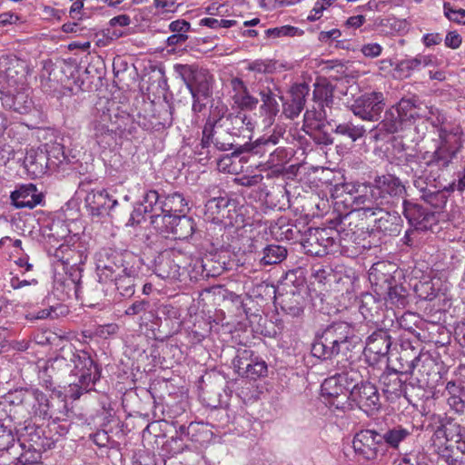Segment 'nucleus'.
I'll use <instances>...</instances> for the list:
<instances>
[{
	"instance_id": "f257e3e1",
	"label": "nucleus",
	"mask_w": 465,
	"mask_h": 465,
	"mask_svg": "<svg viewBox=\"0 0 465 465\" xmlns=\"http://www.w3.org/2000/svg\"><path fill=\"white\" fill-rule=\"evenodd\" d=\"M439 138L436 140V148L433 152H425L421 166L425 171L420 174L415 173L417 179L413 180L414 186L420 191V198L434 208H443L448 201L450 193L454 192L448 186L439 187L436 183L440 176V172L447 169L456 158L460 148V141L458 135L443 128L438 129Z\"/></svg>"
},
{
	"instance_id": "f03ea898",
	"label": "nucleus",
	"mask_w": 465,
	"mask_h": 465,
	"mask_svg": "<svg viewBox=\"0 0 465 465\" xmlns=\"http://www.w3.org/2000/svg\"><path fill=\"white\" fill-rule=\"evenodd\" d=\"M135 130L129 114L120 111L114 101L104 99L96 103L89 124V136L103 149L116 144L117 139Z\"/></svg>"
},
{
	"instance_id": "7ed1b4c3",
	"label": "nucleus",
	"mask_w": 465,
	"mask_h": 465,
	"mask_svg": "<svg viewBox=\"0 0 465 465\" xmlns=\"http://www.w3.org/2000/svg\"><path fill=\"white\" fill-rule=\"evenodd\" d=\"M227 107L223 103L212 104L210 114L202 131V139L195 147L194 153L198 155L197 161L206 164L214 157L215 151H229L234 147V139L231 133L223 124V115Z\"/></svg>"
},
{
	"instance_id": "20e7f679",
	"label": "nucleus",
	"mask_w": 465,
	"mask_h": 465,
	"mask_svg": "<svg viewBox=\"0 0 465 465\" xmlns=\"http://www.w3.org/2000/svg\"><path fill=\"white\" fill-rule=\"evenodd\" d=\"M0 403L3 404L2 409H10L11 413L15 411V417L20 421L26 416L52 419L54 421L60 420L53 410L50 400L36 388H20L9 391L0 397Z\"/></svg>"
},
{
	"instance_id": "39448f33",
	"label": "nucleus",
	"mask_w": 465,
	"mask_h": 465,
	"mask_svg": "<svg viewBox=\"0 0 465 465\" xmlns=\"http://www.w3.org/2000/svg\"><path fill=\"white\" fill-rule=\"evenodd\" d=\"M401 376H415L420 388L430 385L431 375H438L435 360L429 352H422L410 341H403L395 363L391 367Z\"/></svg>"
},
{
	"instance_id": "423d86ee",
	"label": "nucleus",
	"mask_w": 465,
	"mask_h": 465,
	"mask_svg": "<svg viewBox=\"0 0 465 465\" xmlns=\"http://www.w3.org/2000/svg\"><path fill=\"white\" fill-rule=\"evenodd\" d=\"M64 356L67 358L66 366L72 367L71 374L77 379L69 386L70 398L78 400L84 393L98 391L95 385L101 379V369L90 352L70 349Z\"/></svg>"
},
{
	"instance_id": "0eeeda50",
	"label": "nucleus",
	"mask_w": 465,
	"mask_h": 465,
	"mask_svg": "<svg viewBox=\"0 0 465 465\" xmlns=\"http://www.w3.org/2000/svg\"><path fill=\"white\" fill-rule=\"evenodd\" d=\"M134 256L128 251H117L112 248H102L95 253V265L100 282H109L130 272L134 265Z\"/></svg>"
},
{
	"instance_id": "6e6552de",
	"label": "nucleus",
	"mask_w": 465,
	"mask_h": 465,
	"mask_svg": "<svg viewBox=\"0 0 465 465\" xmlns=\"http://www.w3.org/2000/svg\"><path fill=\"white\" fill-rule=\"evenodd\" d=\"M331 112L328 108L312 104L303 114L302 129L320 145L333 143L331 136V125L333 119L330 118Z\"/></svg>"
},
{
	"instance_id": "1a4fd4ad",
	"label": "nucleus",
	"mask_w": 465,
	"mask_h": 465,
	"mask_svg": "<svg viewBox=\"0 0 465 465\" xmlns=\"http://www.w3.org/2000/svg\"><path fill=\"white\" fill-rule=\"evenodd\" d=\"M304 280L298 279L296 272L291 271L282 282V290L276 299L279 301L282 311L292 318H301L304 312V297L300 287H303Z\"/></svg>"
},
{
	"instance_id": "9d476101",
	"label": "nucleus",
	"mask_w": 465,
	"mask_h": 465,
	"mask_svg": "<svg viewBox=\"0 0 465 465\" xmlns=\"http://www.w3.org/2000/svg\"><path fill=\"white\" fill-rule=\"evenodd\" d=\"M173 70L183 80L190 94H199L201 96L213 94L215 79L208 69L196 64H176L173 65Z\"/></svg>"
},
{
	"instance_id": "9b49d317",
	"label": "nucleus",
	"mask_w": 465,
	"mask_h": 465,
	"mask_svg": "<svg viewBox=\"0 0 465 465\" xmlns=\"http://www.w3.org/2000/svg\"><path fill=\"white\" fill-rule=\"evenodd\" d=\"M338 232L332 226L326 228L309 227L304 231L302 247L312 256H324L335 245Z\"/></svg>"
},
{
	"instance_id": "f8f14e48",
	"label": "nucleus",
	"mask_w": 465,
	"mask_h": 465,
	"mask_svg": "<svg viewBox=\"0 0 465 465\" xmlns=\"http://www.w3.org/2000/svg\"><path fill=\"white\" fill-rule=\"evenodd\" d=\"M185 254L176 249L162 252L155 261V274L165 280H180L185 270Z\"/></svg>"
},
{
	"instance_id": "ddd939ff",
	"label": "nucleus",
	"mask_w": 465,
	"mask_h": 465,
	"mask_svg": "<svg viewBox=\"0 0 465 465\" xmlns=\"http://www.w3.org/2000/svg\"><path fill=\"white\" fill-rule=\"evenodd\" d=\"M232 365L238 375L251 381L266 377L268 373V366L265 361L253 357L252 351L247 349L237 351L232 360Z\"/></svg>"
},
{
	"instance_id": "4468645a",
	"label": "nucleus",
	"mask_w": 465,
	"mask_h": 465,
	"mask_svg": "<svg viewBox=\"0 0 465 465\" xmlns=\"http://www.w3.org/2000/svg\"><path fill=\"white\" fill-rule=\"evenodd\" d=\"M379 430H361L357 432L352 440V448L356 455L366 460H376L385 454Z\"/></svg>"
},
{
	"instance_id": "2eb2a0df",
	"label": "nucleus",
	"mask_w": 465,
	"mask_h": 465,
	"mask_svg": "<svg viewBox=\"0 0 465 465\" xmlns=\"http://www.w3.org/2000/svg\"><path fill=\"white\" fill-rule=\"evenodd\" d=\"M374 196L388 208L395 199L403 197L406 193L405 185L394 174H383L374 178L371 184Z\"/></svg>"
},
{
	"instance_id": "dca6fc26",
	"label": "nucleus",
	"mask_w": 465,
	"mask_h": 465,
	"mask_svg": "<svg viewBox=\"0 0 465 465\" xmlns=\"http://www.w3.org/2000/svg\"><path fill=\"white\" fill-rule=\"evenodd\" d=\"M384 95L381 92L366 93L357 97L350 108L353 114L364 121H376L384 109Z\"/></svg>"
},
{
	"instance_id": "f3484780",
	"label": "nucleus",
	"mask_w": 465,
	"mask_h": 465,
	"mask_svg": "<svg viewBox=\"0 0 465 465\" xmlns=\"http://www.w3.org/2000/svg\"><path fill=\"white\" fill-rule=\"evenodd\" d=\"M393 107L406 125H411L418 119L430 121L437 111L426 105L416 95L401 98Z\"/></svg>"
},
{
	"instance_id": "a211bd4d",
	"label": "nucleus",
	"mask_w": 465,
	"mask_h": 465,
	"mask_svg": "<svg viewBox=\"0 0 465 465\" xmlns=\"http://www.w3.org/2000/svg\"><path fill=\"white\" fill-rule=\"evenodd\" d=\"M353 209L344 215L343 223L348 224L347 221L353 218H361V220L371 217H376L383 209H387L385 204L376 199L374 190L370 186L369 193L358 195L353 200Z\"/></svg>"
},
{
	"instance_id": "6ab92c4d",
	"label": "nucleus",
	"mask_w": 465,
	"mask_h": 465,
	"mask_svg": "<svg viewBox=\"0 0 465 465\" xmlns=\"http://www.w3.org/2000/svg\"><path fill=\"white\" fill-rule=\"evenodd\" d=\"M344 216L331 221V223L335 231L338 232L339 244L344 246L343 243L352 242L357 245L365 240L367 235H370L369 227H365L363 223H358L361 218H353L347 221L348 224L343 223Z\"/></svg>"
},
{
	"instance_id": "aec40b11",
	"label": "nucleus",
	"mask_w": 465,
	"mask_h": 465,
	"mask_svg": "<svg viewBox=\"0 0 465 465\" xmlns=\"http://www.w3.org/2000/svg\"><path fill=\"white\" fill-rule=\"evenodd\" d=\"M48 252L57 262L70 269L84 264L87 259L86 250L78 241L73 244L61 243L57 247L51 245Z\"/></svg>"
},
{
	"instance_id": "412c9836",
	"label": "nucleus",
	"mask_w": 465,
	"mask_h": 465,
	"mask_svg": "<svg viewBox=\"0 0 465 465\" xmlns=\"http://www.w3.org/2000/svg\"><path fill=\"white\" fill-rule=\"evenodd\" d=\"M391 346V337L384 328L375 330L366 339L364 355L368 362L376 364L382 358H386Z\"/></svg>"
},
{
	"instance_id": "4be33fe9",
	"label": "nucleus",
	"mask_w": 465,
	"mask_h": 465,
	"mask_svg": "<svg viewBox=\"0 0 465 465\" xmlns=\"http://www.w3.org/2000/svg\"><path fill=\"white\" fill-rule=\"evenodd\" d=\"M90 183L91 181L84 179L80 183L79 188L80 190L87 193L84 198V203L90 214L94 217H99L114 207L117 203V201L111 200L105 190H89Z\"/></svg>"
},
{
	"instance_id": "5701e85b",
	"label": "nucleus",
	"mask_w": 465,
	"mask_h": 465,
	"mask_svg": "<svg viewBox=\"0 0 465 465\" xmlns=\"http://www.w3.org/2000/svg\"><path fill=\"white\" fill-rule=\"evenodd\" d=\"M402 207L405 218L415 230H431L432 226L437 223L435 213L417 203L404 200Z\"/></svg>"
},
{
	"instance_id": "b1692460",
	"label": "nucleus",
	"mask_w": 465,
	"mask_h": 465,
	"mask_svg": "<svg viewBox=\"0 0 465 465\" xmlns=\"http://www.w3.org/2000/svg\"><path fill=\"white\" fill-rule=\"evenodd\" d=\"M322 332L342 355H346L354 346L356 336L351 325L346 322H334L327 326Z\"/></svg>"
},
{
	"instance_id": "393cba45",
	"label": "nucleus",
	"mask_w": 465,
	"mask_h": 465,
	"mask_svg": "<svg viewBox=\"0 0 465 465\" xmlns=\"http://www.w3.org/2000/svg\"><path fill=\"white\" fill-rule=\"evenodd\" d=\"M350 395L359 408L369 415L379 411L381 406L378 389L369 381H361L359 387L351 389Z\"/></svg>"
},
{
	"instance_id": "a878e982",
	"label": "nucleus",
	"mask_w": 465,
	"mask_h": 465,
	"mask_svg": "<svg viewBox=\"0 0 465 465\" xmlns=\"http://www.w3.org/2000/svg\"><path fill=\"white\" fill-rule=\"evenodd\" d=\"M258 94L262 101L260 112L272 124L280 113L278 99L282 102V91L273 83H268L259 86Z\"/></svg>"
},
{
	"instance_id": "bb28decb",
	"label": "nucleus",
	"mask_w": 465,
	"mask_h": 465,
	"mask_svg": "<svg viewBox=\"0 0 465 465\" xmlns=\"http://www.w3.org/2000/svg\"><path fill=\"white\" fill-rule=\"evenodd\" d=\"M430 449L437 456L438 465H465V442L454 447L453 444L430 441Z\"/></svg>"
},
{
	"instance_id": "cd10ccee",
	"label": "nucleus",
	"mask_w": 465,
	"mask_h": 465,
	"mask_svg": "<svg viewBox=\"0 0 465 465\" xmlns=\"http://www.w3.org/2000/svg\"><path fill=\"white\" fill-rule=\"evenodd\" d=\"M403 376L400 372L394 371L391 367H387V370L381 375L380 382L382 385V391L386 396L387 400L391 402H394L401 396L406 393V381L408 376Z\"/></svg>"
},
{
	"instance_id": "c85d7f7f",
	"label": "nucleus",
	"mask_w": 465,
	"mask_h": 465,
	"mask_svg": "<svg viewBox=\"0 0 465 465\" xmlns=\"http://www.w3.org/2000/svg\"><path fill=\"white\" fill-rule=\"evenodd\" d=\"M0 94L3 106L14 112L25 114H28L34 107L31 89L27 86H22L15 93L7 91Z\"/></svg>"
},
{
	"instance_id": "c756f323",
	"label": "nucleus",
	"mask_w": 465,
	"mask_h": 465,
	"mask_svg": "<svg viewBox=\"0 0 465 465\" xmlns=\"http://www.w3.org/2000/svg\"><path fill=\"white\" fill-rule=\"evenodd\" d=\"M45 155L48 157L50 172L66 171L68 166L74 163L75 156L65 152V147L57 141L43 145Z\"/></svg>"
},
{
	"instance_id": "7c9ffc66",
	"label": "nucleus",
	"mask_w": 465,
	"mask_h": 465,
	"mask_svg": "<svg viewBox=\"0 0 465 465\" xmlns=\"http://www.w3.org/2000/svg\"><path fill=\"white\" fill-rule=\"evenodd\" d=\"M406 126L399 113L391 106L385 112L383 119L371 130L372 137L376 142L384 141L390 134L401 132Z\"/></svg>"
},
{
	"instance_id": "2f4dec72",
	"label": "nucleus",
	"mask_w": 465,
	"mask_h": 465,
	"mask_svg": "<svg viewBox=\"0 0 465 465\" xmlns=\"http://www.w3.org/2000/svg\"><path fill=\"white\" fill-rule=\"evenodd\" d=\"M465 434L464 429L457 422H454L450 418L445 417L440 420V424L434 430L430 441L442 442L443 444L459 445L463 440Z\"/></svg>"
},
{
	"instance_id": "473e14b6",
	"label": "nucleus",
	"mask_w": 465,
	"mask_h": 465,
	"mask_svg": "<svg viewBox=\"0 0 465 465\" xmlns=\"http://www.w3.org/2000/svg\"><path fill=\"white\" fill-rule=\"evenodd\" d=\"M0 407L3 404L0 403ZM15 411L10 412V409L0 408V451L9 450L15 447L17 440L15 423L20 422L15 417Z\"/></svg>"
},
{
	"instance_id": "72a5a7b5",
	"label": "nucleus",
	"mask_w": 465,
	"mask_h": 465,
	"mask_svg": "<svg viewBox=\"0 0 465 465\" xmlns=\"http://www.w3.org/2000/svg\"><path fill=\"white\" fill-rule=\"evenodd\" d=\"M321 391L322 397L327 400L330 405L334 406L336 409H344L348 399L351 398L346 388L335 375L324 380Z\"/></svg>"
},
{
	"instance_id": "f704fd0d",
	"label": "nucleus",
	"mask_w": 465,
	"mask_h": 465,
	"mask_svg": "<svg viewBox=\"0 0 465 465\" xmlns=\"http://www.w3.org/2000/svg\"><path fill=\"white\" fill-rule=\"evenodd\" d=\"M386 302L383 298L366 292L361 295L359 311L364 320L378 324L382 321Z\"/></svg>"
},
{
	"instance_id": "c9c22d12",
	"label": "nucleus",
	"mask_w": 465,
	"mask_h": 465,
	"mask_svg": "<svg viewBox=\"0 0 465 465\" xmlns=\"http://www.w3.org/2000/svg\"><path fill=\"white\" fill-rule=\"evenodd\" d=\"M223 126L234 136H242L250 138L255 127L252 116L239 112L237 114H229L223 115Z\"/></svg>"
},
{
	"instance_id": "e433bc0d",
	"label": "nucleus",
	"mask_w": 465,
	"mask_h": 465,
	"mask_svg": "<svg viewBox=\"0 0 465 465\" xmlns=\"http://www.w3.org/2000/svg\"><path fill=\"white\" fill-rule=\"evenodd\" d=\"M374 219V224L369 229L371 233H381L382 235L396 236L401 232L402 227V219L397 213H391L383 209Z\"/></svg>"
},
{
	"instance_id": "4c0bfd02",
	"label": "nucleus",
	"mask_w": 465,
	"mask_h": 465,
	"mask_svg": "<svg viewBox=\"0 0 465 465\" xmlns=\"http://www.w3.org/2000/svg\"><path fill=\"white\" fill-rule=\"evenodd\" d=\"M308 93L309 88L306 84L292 87L290 98L284 100L282 97V115L291 120L297 118L304 109Z\"/></svg>"
},
{
	"instance_id": "58836bf2",
	"label": "nucleus",
	"mask_w": 465,
	"mask_h": 465,
	"mask_svg": "<svg viewBox=\"0 0 465 465\" xmlns=\"http://www.w3.org/2000/svg\"><path fill=\"white\" fill-rule=\"evenodd\" d=\"M12 203L16 208L33 209L43 201V193L33 183L21 184L11 193Z\"/></svg>"
},
{
	"instance_id": "ea45409f",
	"label": "nucleus",
	"mask_w": 465,
	"mask_h": 465,
	"mask_svg": "<svg viewBox=\"0 0 465 465\" xmlns=\"http://www.w3.org/2000/svg\"><path fill=\"white\" fill-rule=\"evenodd\" d=\"M304 227L303 223H292L286 218L281 217L271 226V232L282 241H291L302 244V239H304L302 229Z\"/></svg>"
},
{
	"instance_id": "a19ab883",
	"label": "nucleus",
	"mask_w": 465,
	"mask_h": 465,
	"mask_svg": "<svg viewBox=\"0 0 465 465\" xmlns=\"http://www.w3.org/2000/svg\"><path fill=\"white\" fill-rule=\"evenodd\" d=\"M230 87L232 92V99L238 108L252 111L257 107L259 100L250 94L242 79L239 77L231 78Z\"/></svg>"
},
{
	"instance_id": "79ce46f5",
	"label": "nucleus",
	"mask_w": 465,
	"mask_h": 465,
	"mask_svg": "<svg viewBox=\"0 0 465 465\" xmlns=\"http://www.w3.org/2000/svg\"><path fill=\"white\" fill-rule=\"evenodd\" d=\"M24 166L34 178L42 177L50 172L48 157L45 153L44 147L29 149L24 159Z\"/></svg>"
},
{
	"instance_id": "37998d69",
	"label": "nucleus",
	"mask_w": 465,
	"mask_h": 465,
	"mask_svg": "<svg viewBox=\"0 0 465 465\" xmlns=\"http://www.w3.org/2000/svg\"><path fill=\"white\" fill-rule=\"evenodd\" d=\"M413 429L411 427H403L402 425H395L388 429H381L379 433L381 440L382 447L385 451L388 448L398 450L400 444L405 442L412 436Z\"/></svg>"
},
{
	"instance_id": "c03bdc74",
	"label": "nucleus",
	"mask_w": 465,
	"mask_h": 465,
	"mask_svg": "<svg viewBox=\"0 0 465 465\" xmlns=\"http://www.w3.org/2000/svg\"><path fill=\"white\" fill-rule=\"evenodd\" d=\"M436 64V58L433 55L418 54L412 58H407L400 61L396 65V71L401 76L409 77L415 71L421 68L433 66Z\"/></svg>"
},
{
	"instance_id": "a18cd8bd",
	"label": "nucleus",
	"mask_w": 465,
	"mask_h": 465,
	"mask_svg": "<svg viewBox=\"0 0 465 465\" xmlns=\"http://www.w3.org/2000/svg\"><path fill=\"white\" fill-rule=\"evenodd\" d=\"M173 107L168 103L160 104L156 110L157 114L153 115V122L145 123L139 121L138 124L147 131H159L170 127L173 121Z\"/></svg>"
},
{
	"instance_id": "49530a36",
	"label": "nucleus",
	"mask_w": 465,
	"mask_h": 465,
	"mask_svg": "<svg viewBox=\"0 0 465 465\" xmlns=\"http://www.w3.org/2000/svg\"><path fill=\"white\" fill-rule=\"evenodd\" d=\"M450 408L456 413H462L465 410V391L463 387L454 381L446 383L442 392Z\"/></svg>"
},
{
	"instance_id": "de8ad7c7",
	"label": "nucleus",
	"mask_w": 465,
	"mask_h": 465,
	"mask_svg": "<svg viewBox=\"0 0 465 465\" xmlns=\"http://www.w3.org/2000/svg\"><path fill=\"white\" fill-rule=\"evenodd\" d=\"M334 97V86L325 78L314 84L312 94L313 104L323 106L331 111Z\"/></svg>"
},
{
	"instance_id": "09e8293b",
	"label": "nucleus",
	"mask_w": 465,
	"mask_h": 465,
	"mask_svg": "<svg viewBox=\"0 0 465 465\" xmlns=\"http://www.w3.org/2000/svg\"><path fill=\"white\" fill-rule=\"evenodd\" d=\"M0 70L7 78L9 85L17 84L25 78L23 63L15 57H2L0 59Z\"/></svg>"
},
{
	"instance_id": "8fccbe9b",
	"label": "nucleus",
	"mask_w": 465,
	"mask_h": 465,
	"mask_svg": "<svg viewBox=\"0 0 465 465\" xmlns=\"http://www.w3.org/2000/svg\"><path fill=\"white\" fill-rule=\"evenodd\" d=\"M337 349L334 343L322 332L312 345V354L318 359L327 361L341 354Z\"/></svg>"
},
{
	"instance_id": "3c124183",
	"label": "nucleus",
	"mask_w": 465,
	"mask_h": 465,
	"mask_svg": "<svg viewBox=\"0 0 465 465\" xmlns=\"http://www.w3.org/2000/svg\"><path fill=\"white\" fill-rule=\"evenodd\" d=\"M67 365V358L64 355H58L47 361L46 365L39 371V383L42 387L49 391H54L53 373L56 369Z\"/></svg>"
},
{
	"instance_id": "603ef678",
	"label": "nucleus",
	"mask_w": 465,
	"mask_h": 465,
	"mask_svg": "<svg viewBox=\"0 0 465 465\" xmlns=\"http://www.w3.org/2000/svg\"><path fill=\"white\" fill-rule=\"evenodd\" d=\"M169 31L173 34L166 39L168 46H176L183 45L189 38L188 33L191 31V24L184 19H177L171 22L168 25Z\"/></svg>"
},
{
	"instance_id": "864d4df0",
	"label": "nucleus",
	"mask_w": 465,
	"mask_h": 465,
	"mask_svg": "<svg viewBox=\"0 0 465 465\" xmlns=\"http://www.w3.org/2000/svg\"><path fill=\"white\" fill-rule=\"evenodd\" d=\"M50 300L51 297L48 296L43 300L40 307L28 311L25 315V319L29 322H35L56 318L58 316L57 310L60 308V304L58 302L51 304Z\"/></svg>"
},
{
	"instance_id": "5fc2aeb1",
	"label": "nucleus",
	"mask_w": 465,
	"mask_h": 465,
	"mask_svg": "<svg viewBox=\"0 0 465 465\" xmlns=\"http://www.w3.org/2000/svg\"><path fill=\"white\" fill-rule=\"evenodd\" d=\"M135 268L131 266L130 272L121 273V276L115 277L111 281L114 283L116 290L123 297H132L135 292Z\"/></svg>"
},
{
	"instance_id": "6e6d98bb",
	"label": "nucleus",
	"mask_w": 465,
	"mask_h": 465,
	"mask_svg": "<svg viewBox=\"0 0 465 465\" xmlns=\"http://www.w3.org/2000/svg\"><path fill=\"white\" fill-rule=\"evenodd\" d=\"M163 212L173 213V214L183 213L189 211V201L179 192H174L163 196Z\"/></svg>"
},
{
	"instance_id": "4d7b16f0",
	"label": "nucleus",
	"mask_w": 465,
	"mask_h": 465,
	"mask_svg": "<svg viewBox=\"0 0 465 465\" xmlns=\"http://www.w3.org/2000/svg\"><path fill=\"white\" fill-rule=\"evenodd\" d=\"M178 215L169 212H159L157 214L150 216L151 223L160 233H172Z\"/></svg>"
},
{
	"instance_id": "13d9d810",
	"label": "nucleus",
	"mask_w": 465,
	"mask_h": 465,
	"mask_svg": "<svg viewBox=\"0 0 465 465\" xmlns=\"http://www.w3.org/2000/svg\"><path fill=\"white\" fill-rule=\"evenodd\" d=\"M144 210L152 214H157L159 212H163V199L160 193L154 189L144 190L142 200L139 203Z\"/></svg>"
},
{
	"instance_id": "bf43d9fd",
	"label": "nucleus",
	"mask_w": 465,
	"mask_h": 465,
	"mask_svg": "<svg viewBox=\"0 0 465 465\" xmlns=\"http://www.w3.org/2000/svg\"><path fill=\"white\" fill-rule=\"evenodd\" d=\"M195 232V223L192 217L185 214H179L173 225L172 234L175 239L187 240Z\"/></svg>"
},
{
	"instance_id": "052dcab7",
	"label": "nucleus",
	"mask_w": 465,
	"mask_h": 465,
	"mask_svg": "<svg viewBox=\"0 0 465 465\" xmlns=\"http://www.w3.org/2000/svg\"><path fill=\"white\" fill-rule=\"evenodd\" d=\"M287 253L285 247L278 244H269L263 248L260 262L264 266L279 264L286 259Z\"/></svg>"
},
{
	"instance_id": "680f3d73",
	"label": "nucleus",
	"mask_w": 465,
	"mask_h": 465,
	"mask_svg": "<svg viewBox=\"0 0 465 465\" xmlns=\"http://www.w3.org/2000/svg\"><path fill=\"white\" fill-rule=\"evenodd\" d=\"M272 148L267 144V142L261 136L252 143H245L234 150V154L241 155L248 153L250 155L262 157L270 153Z\"/></svg>"
},
{
	"instance_id": "e2e57ef3",
	"label": "nucleus",
	"mask_w": 465,
	"mask_h": 465,
	"mask_svg": "<svg viewBox=\"0 0 465 465\" xmlns=\"http://www.w3.org/2000/svg\"><path fill=\"white\" fill-rule=\"evenodd\" d=\"M70 234L68 225L62 220L53 221L48 227L45 229V237L52 242H58L66 239Z\"/></svg>"
},
{
	"instance_id": "0e129e2a",
	"label": "nucleus",
	"mask_w": 465,
	"mask_h": 465,
	"mask_svg": "<svg viewBox=\"0 0 465 465\" xmlns=\"http://www.w3.org/2000/svg\"><path fill=\"white\" fill-rule=\"evenodd\" d=\"M292 151L286 147H273L269 153V156L267 161L265 162V165L269 169L282 167L285 163H287L292 158Z\"/></svg>"
},
{
	"instance_id": "69168bd1",
	"label": "nucleus",
	"mask_w": 465,
	"mask_h": 465,
	"mask_svg": "<svg viewBox=\"0 0 465 465\" xmlns=\"http://www.w3.org/2000/svg\"><path fill=\"white\" fill-rule=\"evenodd\" d=\"M365 132L366 131L362 125H354L351 123H343L336 124L335 121L333 120L331 125V134L335 133L337 134L347 136L353 142L363 137Z\"/></svg>"
},
{
	"instance_id": "338daca9",
	"label": "nucleus",
	"mask_w": 465,
	"mask_h": 465,
	"mask_svg": "<svg viewBox=\"0 0 465 465\" xmlns=\"http://www.w3.org/2000/svg\"><path fill=\"white\" fill-rule=\"evenodd\" d=\"M425 153H423L420 156L415 153H405L401 156L398 158V160L402 163V165L405 166L406 169H410V172L413 173V180L417 179L415 175L416 172H419L420 174L423 171H425L424 166H421V160ZM406 173H409V170H405Z\"/></svg>"
},
{
	"instance_id": "774afa93",
	"label": "nucleus",
	"mask_w": 465,
	"mask_h": 465,
	"mask_svg": "<svg viewBox=\"0 0 465 465\" xmlns=\"http://www.w3.org/2000/svg\"><path fill=\"white\" fill-rule=\"evenodd\" d=\"M334 375L339 379L340 382L346 388L349 393H351V389L360 386L358 382L361 379V374L353 368L346 369Z\"/></svg>"
}]
</instances>
